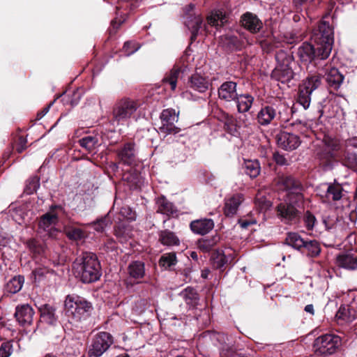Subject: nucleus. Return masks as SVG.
<instances>
[{
    "instance_id": "603ef678",
    "label": "nucleus",
    "mask_w": 357,
    "mask_h": 357,
    "mask_svg": "<svg viewBox=\"0 0 357 357\" xmlns=\"http://www.w3.org/2000/svg\"><path fill=\"white\" fill-rule=\"evenodd\" d=\"M120 214L128 221H135L137 218L135 211L128 206H123L120 209Z\"/></svg>"
},
{
    "instance_id": "09e8293b",
    "label": "nucleus",
    "mask_w": 357,
    "mask_h": 357,
    "mask_svg": "<svg viewBox=\"0 0 357 357\" xmlns=\"http://www.w3.org/2000/svg\"><path fill=\"white\" fill-rule=\"evenodd\" d=\"M27 247L29 250L34 254L40 255L44 252L43 245L34 238L27 241Z\"/></svg>"
},
{
    "instance_id": "8fccbe9b",
    "label": "nucleus",
    "mask_w": 357,
    "mask_h": 357,
    "mask_svg": "<svg viewBox=\"0 0 357 357\" xmlns=\"http://www.w3.org/2000/svg\"><path fill=\"white\" fill-rule=\"evenodd\" d=\"M303 220L307 230H312L317 222L315 216L309 211L304 213Z\"/></svg>"
},
{
    "instance_id": "052dcab7",
    "label": "nucleus",
    "mask_w": 357,
    "mask_h": 357,
    "mask_svg": "<svg viewBox=\"0 0 357 357\" xmlns=\"http://www.w3.org/2000/svg\"><path fill=\"white\" fill-rule=\"evenodd\" d=\"M27 140L23 136L19 137L17 151L20 153H22L26 148Z\"/></svg>"
},
{
    "instance_id": "20e7f679",
    "label": "nucleus",
    "mask_w": 357,
    "mask_h": 357,
    "mask_svg": "<svg viewBox=\"0 0 357 357\" xmlns=\"http://www.w3.org/2000/svg\"><path fill=\"white\" fill-rule=\"evenodd\" d=\"M64 306L68 321L73 324L88 319L93 310L91 303L75 294L68 295L66 297Z\"/></svg>"
},
{
    "instance_id": "5fc2aeb1",
    "label": "nucleus",
    "mask_w": 357,
    "mask_h": 357,
    "mask_svg": "<svg viewBox=\"0 0 357 357\" xmlns=\"http://www.w3.org/2000/svg\"><path fill=\"white\" fill-rule=\"evenodd\" d=\"M224 126L229 132H232L236 130L235 128V119L232 115L229 114H224Z\"/></svg>"
},
{
    "instance_id": "0eeeda50",
    "label": "nucleus",
    "mask_w": 357,
    "mask_h": 357,
    "mask_svg": "<svg viewBox=\"0 0 357 357\" xmlns=\"http://www.w3.org/2000/svg\"><path fill=\"white\" fill-rule=\"evenodd\" d=\"M296 199L286 198L276 207L277 215L285 224H295L301 217L300 208L303 207V201L296 202Z\"/></svg>"
},
{
    "instance_id": "412c9836",
    "label": "nucleus",
    "mask_w": 357,
    "mask_h": 357,
    "mask_svg": "<svg viewBox=\"0 0 357 357\" xmlns=\"http://www.w3.org/2000/svg\"><path fill=\"white\" fill-rule=\"evenodd\" d=\"M336 263L340 267L354 270L357 268V253L356 252L342 253L337 256Z\"/></svg>"
},
{
    "instance_id": "473e14b6",
    "label": "nucleus",
    "mask_w": 357,
    "mask_h": 357,
    "mask_svg": "<svg viewBox=\"0 0 357 357\" xmlns=\"http://www.w3.org/2000/svg\"><path fill=\"white\" fill-rule=\"evenodd\" d=\"M338 161L349 169L357 170V153H356L345 150Z\"/></svg>"
},
{
    "instance_id": "c9c22d12",
    "label": "nucleus",
    "mask_w": 357,
    "mask_h": 357,
    "mask_svg": "<svg viewBox=\"0 0 357 357\" xmlns=\"http://www.w3.org/2000/svg\"><path fill=\"white\" fill-rule=\"evenodd\" d=\"M24 282V278L23 276H15L7 282L6 289L8 293L15 294L22 289Z\"/></svg>"
},
{
    "instance_id": "39448f33",
    "label": "nucleus",
    "mask_w": 357,
    "mask_h": 357,
    "mask_svg": "<svg viewBox=\"0 0 357 357\" xmlns=\"http://www.w3.org/2000/svg\"><path fill=\"white\" fill-rule=\"evenodd\" d=\"M277 65L272 71V79L286 84L290 82L294 75L292 65L294 64L293 56L283 50H280L275 54Z\"/></svg>"
},
{
    "instance_id": "4468645a",
    "label": "nucleus",
    "mask_w": 357,
    "mask_h": 357,
    "mask_svg": "<svg viewBox=\"0 0 357 357\" xmlns=\"http://www.w3.org/2000/svg\"><path fill=\"white\" fill-rule=\"evenodd\" d=\"M117 156L125 165L132 166L137 162V150L134 142H126L116 150Z\"/></svg>"
},
{
    "instance_id": "c85d7f7f",
    "label": "nucleus",
    "mask_w": 357,
    "mask_h": 357,
    "mask_svg": "<svg viewBox=\"0 0 357 357\" xmlns=\"http://www.w3.org/2000/svg\"><path fill=\"white\" fill-rule=\"evenodd\" d=\"M78 143L81 147L84 149L89 153L94 151L100 145L97 135L83 137L79 139Z\"/></svg>"
},
{
    "instance_id": "f3484780",
    "label": "nucleus",
    "mask_w": 357,
    "mask_h": 357,
    "mask_svg": "<svg viewBox=\"0 0 357 357\" xmlns=\"http://www.w3.org/2000/svg\"><path fill=\"white\" fill-rule=\"evenodd\" d=\"M34 314V310L30 305L22 304L16 307L15 317L21 326H29L33 322Z\"/></svg>"
},
{
    "instance_id": "a18cd8bd",
    "label": "nucleus",
    "mask_w": 357,
    "mask_h": 357,
    "mask_svg": "<svg viewBox=\"0 0 357 357\" xmlns=\"http://www.w3.org/2000/svg\"><path fill=\"white\" fill-rule=\"evenodd\" d=\"M182 296L188 305H195L199 300L197 291L192 287H187L182 292Z\"/></svg>"
},
{
    "instance_id": "69168bd1",
    "label": "nucleus",
    "mask_w": 357,
    "mask_h": 357,
    "mask_svg": "<svg viewBox=\"0 0 357 357\" xmlns=\"http://www.w3.org/2000/svg\"><path fill=\"white\" fill-rule=\"evenodd\" d=\"M216 339L221 343L224 344L226 342V340L227 339V337L223 334V333H217L216 334Z\"/></svg>"
},
{
    "instance_id": "cd10ccee",
    "label": "nucleus",
    "mask_w": 357,
    "mask_h": 357,
    "mask_svg": "<svg viewBox=\"0 0 357 357\" xmlns=\"http://www.w3.org/2000/svg\"><path fill=\"white\" fill-rule=\"evenodd\" d=\"M156 211L158 213L171 215L176 213V208L173 204L169 202L165 197H158L156 199Z\"/></svg>"
},
{
    "instance_id": "13d9d810",
    "label": "nucleus",
    "mask_w": 357,
    "mask_h": 357,
    "mask_svg": "<svg viewBox=\"0 0 357 357\" xmlns=\"http://www.w3.org/2000/svg\"><path fill=\"white\" fill-rule=\"evenodd\" d=\"M89 226L92 227L94 230L98 232H102L105 228L107 226L106 218H100L89 224Z\"/></svg>"
},
{
    "instance_id": "a211bd4d",
    "label": "nucleus",
    "mask_w": 357,
    "mask_h": 357,
    "mask_svg": "<svg viewBox=\"0 0 357 357\" xmlns=\"http://www.w3.org/2000/svg\"><path fill=\"white\" fill-rule=\"evenodd\" d=\"M237 84L233 81L223 82L218 88V97L220 100L231 102L237 98Z\"/></svg>"
},
{
    "instance_id": "72a5a7b5",
    "label": "nucleus",
    "mask_w": 357,
    "mask_h": 357,
    "mask_svg": "<svg viewBox=\"0 0 357 357\" xmlns=\"http://www.w3.org/2000/svg\"><path fill=\"white\" fill-rule=\"evenodd\" d=\"M301 252L310 257H316L321 252L320 245L315 240L306 241Z\"/></svg>"
},
{
    "instance_id": "f257e3e1",
    "label": "nucleus",
    "mask_w": 357,
    "mask_h": 357,
    "mask_svg": "<svg viewBox=\"0 0 357 357\" xmlns=\"http://www.w3.org/2000/svg\"><path fill=\"white\" fill-rule=\"evenodd\" d=\"M314 44L303 43L298 49V55L303 63L326 60L330 55L333 45V30L329 23L321 22L313 36Z\"/></svg>"
},
{
    "instance_id": "864d4df0",
    "label": "nucleus",
    "mask_w": 357,
    "mask_h": 357,
    "mask_svg": "<svg viewBox=\"0 0 357 357\" xmlns=\"http://www.w3.org/2000/svg\"><path fill=\"white\" fill-rule=\"evenodd\" d=\"M13 353V344L10 341L1 343L0 346V357H9Z\"/></svg>"
},
{
    "instance_id": "37998d69",
    "label": "nucleus",
    "mask_w": 357,
    "mask_h": 357,
    "mask_svg": "<svg viewBox=\"0 0 357 357\" xmlns=\"http://www.w3.org/2000/svg\"><path fill=\"white\" fill-rule=\"evenodd\" d=\"M177 257L176 252H169L162 255L159 260V265L165 269L170 268L176 265Z\"/></svg>"
},
{
    "instance_id": "e433bc0d",
    "label": "nucleus",
    "mask_w": 357,
    "mask_h": 357,
    "mask_svg": "<svg viewBox=\"0 0 357 357\" xmlns=\"http://www.w3.org/2000/svg\"><path fill=\"white\" fill-rule=\"evenodd\" d=\"M243 167L246 174L251 178H256L260 173V165L257 160H247L244 161Z\"/></svg>"
},
{
    "instance_id": "0e129e2a",
    "label": "nucleus",
    "mask_w": 357,
    "mask_h": 357,
    "mask_svg": "<svg viewBox=\"0 0 357 357\" xmlns=\"http://www.w3.org/2000/svg\"><path fill=\"white\" fill-rule=\"evenodd\" d=\"M109 169L113 173H116L119 171V165L116 162H111L108 165Z\"/></svg>"
},
{
    "instance_id": "ddd939ff",
    "label": "nucleus",
    "mask_w": 357,
    "mask_h": 357,
    "mask_svg": "<svg viewBox=\"0 0 357 357\" xmlns=\"http://www.w3.org/2000/svg\"><path fill=\"white\" fill-rule=\"evenodd\" d=\"M178 116L172 109H164L160 114L161 126L159 127L160 132L165 136L170 134L177 133L178 128L175 123L177 122Z\"/></svg>"
},
{
    "instance_id": "7ed1b4c3",
    "label": "nucleus",
    "mask_w": 357,
    "mask_h": 357,
    "mask_svg": "<svg viewBox=\"0 0 357 357\" xmlns=\"http://www.w3.org/2000/svg\"><path fill=\"white\" fill-rule=\"evenodd\" d=\"M76 277L84 284L98 281L102 275L100 263L97 255L91 252H84L73 263Z\"/></svg>"
},
{
    "instance_id": "c756f323",
    "label": "nucleus",
    "mask_w": 357,
    "mask_h": 357,
    "mask_svg": "<svg viewBox=\"0 0 357 357\" xmlns=\"http://www.w3.org/2000/svg\"><path fill=\"white\" fill-rule=\"evenodd\" d=\"M188 84L190 87L200 93L205 92L209 86L208 81L199 74L192 75L188 81Z\"/></svg>"
},
{
    "instance_id": "c03bdc74",
    "label": "nucleus",
    "mask_w": 357,
    "mask_h": 357,
    "mask_svg": "<svg viewBox=\"0 0 357 357\" xmlns=\"http://www.w3.org/2000/svg\"><path fill=\"white\" fill-rule=\"evenodd\" d=\"M336 319L343 322H351L355 316L351 312V310L347 306H341L335 315Z\"/></svg>"
},
{
    "instance_id": "7c9ffc66",
    "label": "nucleus",
    "mask_w": 357,
    "mask_h": 357,
    "mask_svg": "<svg viewBox=\"0 0 357 357\" xmlns=\"http://www.w3.org/2000/svg\"><path fill=\"white\" fill-rule=\"evenodd\" d=\"M207 24L218 27L223 26L227 22V15L220 10H214L207 17Z\"/></svg>"
},
{
    "instance_id": "b1692460",
    "label": "nucleus",
    "mask_w": 357,
    "mask_h": 357,
    "mask_svg": "<svg viewBox=\"0 0 357 357\" xmlns=\"http://www.w3.org/2000/svg\"><path fill=\"white\" fill-rule=\"evenodd\" d=\"M123 180L126 181L130 188L138 189L144 184L141 174L135 169H130L123 174Z\"/></svg>"
},
{
    "instance_id": "79ce46f5",
    "label": "nucleus",
    "mask_w": 357,
    "mask_h": 357,
    "mask_svg": "<svg viewBox=\"0 0 357 357\" xmlns=\"http://www.w3.org/2000/svg\"><path fill=\"white\" fill-rule=\"evenodd\" d=\"M213 266L216 269L222 268L228 261L227 257L221 250H215L211 255Z\"/></svg>"
},
{
    "instance_id": "dca6fc26",
    "label": "nucleus",
    "mask_w": 357,
    "mask_h": 357,
    "mask_svg": "<svg viewBox=\"0 0 357 357\" xmlns=\"http://www.w3.org/2000/svg\"><path fill=\"white\" fill-rule=\"evenodd\" d=\"M277 142L278 146L282 149L292 151L299 146L301 140L296 134L289 132H281L277 135Z\"/></svg>"
},
{
    "instance_id": "9d476101",
    "label": "nucleus",
    "mask_w": 357,
    "mask_h": 357,
    "mask_svg": "<svg viewBox=\"0 0 357 357\" xmlns=\"http://www.w3.org/2000/svg\"><path fill=\"white\" fill-rule=\"evenodd\" d=\"M342 344L341 337L335 334L327 333L319 336L314 340L316 352L320 355L328 356L335 354Z\"/></svg>"
},
{
    "instance_id": "680f3d73",
    "label": "nucleus",
    "mask_w": 357,
    "mask_h": 357,
    "mask_svg": "<svg viewBox=\"0 0 357 357\" xmlns=\"http://www.w3.org/2000/svg\"><path fill=\"white\" fill-rule=\"evenodd\" d=\"M238 223L243 229H247L249 226L256 224L257 221L255 220H248L240 219L238 220Z\"/></svg>"
},
{
    "instance_id": "2f4dec72",
    "label": "nucleus",
    "mask_w": 357,
    "mask_h": 357,
    "mask_svg": "<svg viewBox=\"0 0 357 357\" xmlns=\"http://www.w3.org/2000/svg\"><path fill=\"white\" fill-rule=\"evenodd\" d=\"M305 241L298 233L296 232H289L287 234V237L285 238V243L287 245L291 246L295 250H299L301 252L303 248V245H305Z\"/></svg>"
},
{
    "instance_id": "6e6d98bb",
    "label": "nucleus",
    "mask_w": 357,
    "mask_h": 357,
    "mask_svg": "<svg viewBox=\"0 0 357 357\" xmlns=\"http://www.w3.org/2000/svg\"><path fill=\"white\" fill-rule=\"evenodd\" d=\"M50 273V269L47 267H42L39 266L36 268L32 271V275L34 277L35 281H40L44 277L46 276Z\"/></svg>"
},
{
    "instance_id": "6ab92c4d",
    "label": "nucleus",
    "mask_w": 357,
    "mask_h": 357,
    "mask_svg": "<svg viewBox=\"0 0 357 357\" xmlns=\"http://www.w3.org/2000/svg\"><path fill=\"white\" fill-rule=\"evenodd\" d=\"M325 188L324 194L320 195L322 198L327 201H338L342 197L343 188L339 183H325L321 185Z\"/></svg>"
},
{
    "instance_id": "338daca9",
    "label": "nucleus",
    "mask_w": 357,
    "mask_h": 357,
    "mask_svg": "<svg viewBox=\"0 0 357 357\" xmlns=\"http://www.w3.org/2000/svg\"><path fill=\"white\" fill-rule=\"evenodd\" d=\"M307 0H292L295 7L298 9L306 2Z\"/></svg>"
},
{
    "instance_id": "49530a36",
    "label": "nucleus",
    "mask_w": 357,
    "mask_h": 357,
    "mask_svg": "<svg viewBox=\"0 0 357 357\" xmlns=\"http://www.w3.org/2000/svg\"><path fill=\"white\" fill-rule=\"evenodd\" d=\"M65 233L66 236L73 241H81L86 237V234L82 229L74 227L66 228Z\"/></svg>"
},
{
    "instance_id": "58836bf2",
    "label": "nucleus",
    "mask_w": 357,
    "mask_h": 357,
    "mask_svg": "<svg viewBox=\"0 0 357 357\" xmlns=\"http://www.w3.org/2000/svg\"><path fill=\"white\" fill-rule=\"evenodd\" d=\"M178 77V68L175 65L170 73L162 79L163 84L165 86H169L172 90L174 91L176 88Z\"/></svg>"
},
{
    "instance_id": "6e6552de",
    "label": "nucleus",
    "mask_w": 357,
    "mask_h": 357,
    "mask_svg": "<svg viewBox=\"0 0 357 357\" xmlns=\"http://www.w3.org/2000/svg\"><path fill=\"white\" fill-rule=\"evenodd\" d=\"M275 182L278 190L287 192L286 198L296 199V202L303 201L304 188L298 180L291 176L282 175Z\"/></svg>"
},
{
    "instance_id": "ea45409f",
    "label": "nucleus",
    "mask_w": 357,
    "mask_h": 357,
    "mask_svg": "<svg viewBox=\"0 0 357 357\" xmlns=\"http://www.w3.org/2000/svg\"><path fill=\"white\" fill-rule=\"evenodd\" d=\"M220 239V237L218 235L202 238L198 241V247L203 252H209L219 242Z\"/></svg>"
},
{
    "instance_id": "bb28decb",
    "label": "nucleus",
    "mask_w": 357,
    "mask_h": 357,
    "mask_svg": "<svg viewBox=\"0 0 357 357\" xmlns=\"http://www.w3.org/2000/svg\"><path fill=\"white\" fill-rule=\"evenodd\" d=\"M58 222V216L55 213H46L40 217L38 223L39 229L50 231Z\"/></svg>"
},
{
    "instance_id": "bf43d9fd",
    "label": "nucleus",
    "mask_w": 357,
    "mask_h": 357,
    "mask_svg": "<svg viewBox=\"0 0 357 357\" xmlns=\"http://www.w3.org/2000/svg\"><path fill=\"white\" fill-rule=\"evenodd\" d=\"M273 160L276 162V164L278 165L282 166V165H289L288 161L286 159V158L284 157V155L282 154H280L278 152H276L273 154Z\"/></svg>"
},
{
    "instance_id": "a19ab883",
    "label": "nucleus",
    "mask_w": 357,
    "mask_h": 357,
    "mask_svg": "<svg viewBox=\"0 0 357 357\" xmlns=\"http://www.w3.org/2000/svg\"><path fill=\"white\" fill-rule=\"evenodd\" d=\"M159 241L164 245L172 246L177 244L178 238L172 231L164 230L160 233Z\"/></svg>"
},
{
    "instance_id": "4c0bfd02",
    "label": "nucleus",
    "mask_w": 357,
    "mask_h": 357,
    "mask_svg": "<svg viewBox=\"0 0 357 357\" xmlns=\"http://www.w3.org/2000/svg\"><path fill=\"white\" fill-rule=\"evenodd\" d=\"M66 352L68 355L77 356L80 352L82 347V342L77 338L66 339Z\"/></svg>"
},
{
    "instance_id": "2eb2a0df",
    "label": "nucleus",
    "mask_w": 357,
    "mask_h": 357,
    "mask_svg": "<svg viewBox=\"0 0 357 357\" xmlns=\"http://www.w3.org/2000/svg\"><path fill=\"white\" fill-rule=\"evenodd\" d=\"M281 118L280 111H277L273 105L263 106L257 114V123L262 126H266L280 120Z\"/></svg>"
},
{
    "instance_id": "4be33fe9",
    "label": "nucleus",
    "mask_w": 357,
    "mask_h": 357,
    "mask_svg": "<svg viewBox=\"0 0 357 357\" xmlns=\"http://www.w3.org/2000/svg\"><path fill=\"white\" fill-rule=\"evenodd\" d=\"M214 227L212 219L196 220L190 223V229L195 233L199 235H205L210 232Z\"/></svg>"
},
{
    "instance_id": "e2e57ef3",
    "label": "nucleus",
    "mask_w": 357,
    "mask_h": 357,
    "mask_svg": "<svg viewBox=\"0 0 357 357\" xmlns=\"http://www.w3.org/2000/svg\"><path fill=\"white\" fill-rule=\"evenodd\" d=\"M345 146L347 149L349 147L357 148V137L349 138L346 140Z\"/></svg>"
},
{
    "instance_id": "5701e85b",
    "label": "nucleus",
    "mask_w": 357,
    "mask_h": 357,
    "mask_svg": "<svg viewBox=\"0 0 357 357\" xmlns=\"http://www.w3.org/2000/svg\"><path fill=\"white\" fill-rule=\"evenodd\" d=\"M243 201V196L242 194H235L231 197L225 199L224 213L226 216L234 215Z\"/></svg>"
},
{
    "instance_id": "aec40b11",
    "label": "nucleus",
    "mask_w": 357,
    "mask_h": 357,
    "mask_svg": "<svg viewBox=\"0 0 357 357\" xmlns=\"http://www.w3.org/2000/svg\"><path fill=\"white\" fill-rule=\"evenodd\" d=\"M241 22L245 29L252 33H258L263 26L262 22L256 15L248 12L241 17Z\"/></svg>"
},
{
    "instance_id": "393cba45",
    "label": "nucleus",
    "mask_w": 357,
    "mask_h": 357,
    "mask_svg": "<svg viewBox=\"0 0 357 357\" xmlns=\"http://www.w3.org/2000/svg\"><path fill=\"white\" fill-rule=\"evenodd\" d=\"M40 313V319L42 322H45L48 325L53 326L57 322V317L56 315V309L54 307L44 304L39 307Z\"/></svg>"
},
{
    "instance_id": "f8f14e48",
    "label": "nucleus",
    "mask_w": 357,
    "mask_h": 357,
    "mask_svg": "<svg viewBox=\"0 0 357 357\" xmlns=\"http://www.w3.org/2000/svg\"><path fill=\"white\" fill-rule=\"evenodd\" d=\"M341 146L339 142L335 139H327L324 140L323 149L317 152V156L323 161L330 162L333 160H338L342 155L340 153Z\"/></svg>"
},
{
    "instance_id": "4d7b16f0",
    "label": "nucleus",
    "mask_w": 357,
    "mask_h": 357,
    "mask_svg": "<svg viewBox=\"0 0 357 357\" xmlns=\"http://www.w3.org/2000/svg\"><path fill=\"white\" fill-rule=\"evenodd\" d=\"M139 47L134 42L127 41L124 43L123 50L126 56H130L137 52Z\"/></svg>"
},
{
    "instance_id": "9b49d317",
    "label": "nucleus",
    "mask_w": 357,
    "mask_h": 357,
    "mask_svg": "<svg viewBox=\"0 0 357 357\" xmlns=\"http://www.w3.org/2000/svg\"><path fill=\"white\" fill-rule=\"evenodd\" d=\"M195 6L190 3L185 8V12L188 18L185 22V26L188 27L191 33L190 40L195 41L199 34L202 33V31L208 32L206 24H203V20L200 15H194L191 13L192 12Z\"/></svg>"
},
{
    "instance_id": "a878e982",
    "label": "nucleus",
    "mask_w": 357,
    "mask_h": 357,
    "mask_svg": "<svg viewBox=\"0 0 357 357\" xmlns=\"http://www.w3.org/2000/svg\"><path fill=\"white\" fill-rule=\"evenodd\" d=\"M254 97L249 93L238 94L234 101L236 103L237 110L239 113H245L250 110L253 102Z\"/></svg>"
},
{
    "instance_id": "423d86ee",
    "label": "nucleus",
    "mask_w": 357,
    "mask_h": 357,
    "mask_svg": "<svg viewBox=\"0 0 357 357\" xmlns=\"http://www.w3.org/2000/svg\"><path fill=\"white\" fill-rule=\"evenodd\" d=\"M139 106V105L137 100L128 97H123L118 100L112 108V123L117 125H123L136 112Z\"/></svg>"
},
{
    "instance_id": "f704fd0d",
    "label": "nucleus",
    "mask_w": 357,
    "mask_h": 357,
    "mask_svg": "<svg viewBox=\"0 0 357 357\" xmlns=\"http://www.w3.org/2000/svg\"><path fill=\"white\" fill-rule=\"evenodd\" d=\"M128 273L135 279H141L144 276V264L140 261H135L128 266Z\"/></svg>"
},
{
    "instance_id": "f03ea898",
    "label": "nucleus",
    "mask_w": 357,
    "mask_h": 357,
    "mask_svg": "<svg viewBox=\"0 0 357 357\" xmlns=\"http://www.w3.org/2000/svg\"><path fill=\"white\" fill-rule=\"evenodd\" d=\"M322 70L325 71L326 80L331 89L337 90L343 82L344 77L340 70L336 68H331L327 64L322 69L319 68L317 74L308 75L299 86L297 98V102L305 109L310 105L312 92L321 84L322 74L320 71Z\"/></svg>"
},
{
    "instance_id": "774afa93",
    "label": "nucleus",
    "mask_w": 357,
    "mask_h": 357,
    "mask_svg": "<svg viewBox=\"0 0 357 357\" xmlns=\"http://www.w3.org/2000/svg\"><path fill=\"white\" fill-rule=\"evenodd\" d=\"M305 311L306 312H307V313L311 314H314V310L313 305H312V304L307 305L305 307Z\"/></svg>"
},
{
    "instance_id": "de8ad7c7",
    "label": "nucleus",
    "mask_w": 357,
    "mask_h": 357,
    "mask_svg": "<svg viewBox=\"0 0 357 357\" xmlns=\"http://www.w3.org/2000/svg\"><path fill=\"white\" fill-rule=\"evenodd\" d=\"M40 187V178L38 176L30 178L26 185L25 192L28 195L33 194Z\"/></svg>"
},
{
    "instance_id": "3c124183",
    "label": "nucleus",
    "mask_w": 357,
    "mask_h": 357,
    "mask_svg": "<svg viewBox=\"0 0 357 357\" xmlns=\"http://www.w3.org/2000/svg\"><path fill=\"white\" fill-rule=\"evenodd\" d=\"M294 130L298 132L301 135H303L306 137H309L311 133V130L309 129V127L307 123H303L301 121H296L295 123L292 124Z\"/></svg>"
},
{
    "instance_id": "1a4fd4ad",
    "label": "nucleus",
    "mask_w": 357,
    "mask_h": 357,
    "mask_svg": "<svg viewBox=\"0 0 357 357\" xmlns=\"http://www.w3.org/2000/svg\"><path fill=\"white\" fill-rule=\"evenodd\" d=\"M113 344L114 337L109 333L105 331L98 332L93 337L89 346L88 356L100 357Z\"/></svg>"
}]
</instances>
